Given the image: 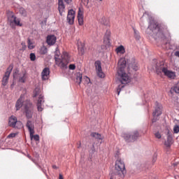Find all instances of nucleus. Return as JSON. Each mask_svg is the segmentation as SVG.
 Returning <instances> with one entry per match:
<instances>
[{
    "instance_id": "1",
    "label": "nucleus",
    "mask_w": 179,
    "mask_h": 179,
    "mask_svg": "<svg viewBox=\"0 0 179 179\" xmlns=\"http://www.w3.org/2000/svg\"><path fill=\"white\" fill-rule=\"evenodd\" d=\"M146 33L158 43H162V44H169L170 43V32L167 28L162 27L161 24L150 23L146 30Z\"/></svg>"
},
{
    "instance_id": "2",
    "label": "nucleus",
    "mask_w": 179,
    "mask_h": 179,
    "mask_svg": "<svg viewBox=\"0 0 179 179\" xmlns=\"http://www.w3.org/2000/svg\"><path fill=\"white\" fill-rule=\"evenodd\" d=\"M125 66H127L125 58L120 59L117 64V79L122 85H127L131 82V74L125 73Z\"/></svg>"
},
{
    "instance_id": "3",
    "label": "nucleus",
    "mask_w": 179,
    "mask_h": 179,
    "mask_svg": "<svg viewBox=\"0 0 179 179\" xmlns=\"http://www.w3.org/2000/svg\"><path fill=\"white\" fill-rule=\"evenodd\" d=\"M55 61L56 65H58L62 69H66L68 68V64L71 62V55L66 52H63L62 56H59V52L56 50L55 52Z\"/></svg>"
},
{
    "instance_id": "4",
    "label": "nucleus",
    "mask_w": 179,
    "mask_h": 179,
    "mask_svg": "<svg viewBox=\"0 0 179 179\" xmlns=\"http://www.w3.org/2000/svg\"><path fill=\"white\" fill-rule=\"evenodd\" d=\"M155 69L158 75L162 73L165 75V76H167L171 79H174V78H176V74L174 72L170 71L169 69H167V65L164 64V62H159L157 63Z\"/></svg>"
},
{
    "instance_id": "5",
    "label": "nucleus",
    "mask_w": 179,
    "mask_h": 179,
    "mask_svg": "<svg viewBox=\"0 0 179 179\" xmlns=\"http://www.w3.org/2000/svg\"><path fill=\"white\" fill-rule=\"evenodd\" d=\"M115 174L118 176L120 178H124L127 175V169H125V163L120 158H117L115 164Z\"/></svg>"
},
{
    "instance_id": "6",
    "label": "nucleus",
    "mask_w": 179,
    "mask_h": 179,
    "mask_svg": "<svg viewBox=\"0 0 179 179\" xmlns=\"http://www.w3.org/2000/svg\"><path fill=\"white\" fill-rule=\"evenodd\" d=\"M34 97H38L36 103L38 111H43L44 110V96L41 94V90L36 87L34 91Z\"/></svg>"
},
{
    "instance_id": "7",
    "label": "nucleus",
    "mask_w": 179,
    "mask_h": 179,
    "mask_svg": "<svg viewBox=\"0 0 179 179\" xmlns=\"http://www.w3.org/2000/svg\"><path fill=\"white\" fill-rule=\"evenodd\" d=\"M122 138H123L127 143H131L135 142L139 136V132L138 131H127L123 132L121 134Z\"/></svg>"
},
{
    "instance_id": "8",
    "label": "nucleus",
    "mask_w": 179,
    "mask_h": 179,
    "mask_svg": "<svg viewBox=\"0 0 179 179\" xmlns=\"http://www.w3.org/2000/svg\"><path fill=\"white\" fill-rule=\"evenodd\" d=\"M24 113L28 120L33 118V114L34 113V106L33 103L30 100H25L24 102Z\"/></svg>"
},
{
    "instance_id": "9",
    "label": "nucleus",
    "mask_w": 179,
    "mask_h": 179,
    "mask_svg": "<svg viewBox=\"0 0 179 179\" xmlns=\"http://www.w3.org/2000/svg\"><path fill=\"white\" fill-rule=\"evenodd\" d=\"M12 71H13V64H10L9 66L7 68L4 76H3L1 80L2 86H6V85H8L10 73H12Z\"/></svg>"
},
{
    "instance_id": "10",
    "label": "nucleus",
    "mask_w": 179,
    "mask_h": 179,
    "mask_svg": "<svg viewBox=\"0 0 179 179\" xmlns=\"http://www.w3.org/2000/svg\"><path fill=\"white\" fill-rule=\"evenodd\" d=\"M14 78H17L18 82L20 83H26V80H27V78L29 76L27 75V71L26 70H22L21 72L18 73L16 75V72L13 74Z\"/></svg>"
},
{
    "instance_id": "11",
    "label": "nucleus",
    "mask_w": 179,
    "mask_h": 179,
    "mask_svg": "<svg viewBox=\"0 0 179 179\" xmlns=\"http://www.w3.org/2000/svg\"><path fill=\"white\" fill-rule=\"evenodd\" d=\"M162 110L163 106H162V104L156 102L155 109V111L152 113V115L154 117V118L152 119V122H156V121H157V118H156V117L162 115Z\"/></svg>"
},
{
    "instance_id": "12",
    "label": "nucleus",
    "mask_w": 179,
    "mask_h": 179,
    "mask_svg": "<svg viewBox=\"0 0 179 179\" xmlns=\"http://www.w3.org/2000/svg\"><path fill=\"white\" fill-rule=\"evenodd\" d=\"M95 69L96 71V74L99 78L103 79V78L106 77V74L103 72V69L101 68V62L96 61L94 63Z\"/></svg>"
},
{
    "instance_id": "13",
    "label": "nucleus",
    "mask_w": 179,
    "mask_h": 179,
    "mask_svg": "<svg viewBox=\"0 0 179 179\" xmlns=\"http://www.w3.org/2000/svg\"><path fill=\"white\" fill-rule=\"evenodd\" d=\"M7 17L10 23H20V20L16 17L13 12L7 10Z\"/></svg>"
},
{
    "instance_id": "14",
    "label": "nucleus",
    "mask_w": 179,
    "mask_h": 179,
    "mask_svg": "<svg viewBox=\"0 0 179 179\" xmlns=\"http://www.w3.org/2000/svg\"><path fill=\"white\" fill-rule=\"evenodd\" d=\"M24 101H24V94H21L15 103L16 111H19L22 107H24Z\"/></svg>"
},
{
    "instance_id": "15",
    "label": "nucleus",
    "mask_w": 179,
    "mask_h": 179,
    "mask_svg": "<svg viewBox=\"0 0 179 179\" xmlns=\"http://www.w3.org/2000/svg\"><path fill=\"white\" fill-rule=\"evenodd\" d=\"M128 65L129 72L131 69L135 71L139 69V67H138V63L135 61V59H131V62H129Z\"/></svg>"
},
{
    "instance_id": "16",
    "label": "nucleus",
    "mask_w": 179,
    "mask_h": 179,
    "mask_svg": "<svg viewBox=\"0 0 179 179\" xmlns=\"http://www.w3.org/2000/svg\"><path fill=\"white\" fill-rule=\"evenodd\" d=\"M46 43L48 45H54L57 43V36L55 35H48L46 38Z\"/></svg>"
},
{
    "instance_id": "17",
    "label": "nucleus",
    "mask_w": 179,
    "mask_h": 179,
    "mask_svg": "<svg viewBox=\"0 0 179 179\" xmlns=\"http://www.w3.org/2000/svg\"><path fill=\"white\" fill-rule=\"evenodd\" d=\"M42 80H48L50 78V69L48 67L44 68L41 72Z\"/></svg>"
},
{
    "instance_id": "18",
    "label": "nucleus",
    "mask_w": 179,
    "mask_h": 179,
    "mask_svg": "<svg viewBox=\"0 0 179 179\" xmlns=\"http://www.w3.org/2000/svg\"><path fill=\"white\" fill-rule=\"evenodd\" d=\"M26 126L28 129L29 134L33 135V134H34V122H33L31 120H28L27 122Z\"/></svg>"
},
{
    "instance_id": "19",
    "label": "nucleus",
    "mask_w": 179,
    "mask_h": 179,
    "mask_svg": "<svg viewBox=\"0 0 179 179\" xmlns=\"http://www.w3.org/2000/svg\"><path fill=\"white\" fill-rule=\"evenodd\" d=\"M73 20H75V10H69L68 15H67V22L69 23H71V22H73Z\"/></svg>"
},
{
    "instance_id": "20",
    "label": "nucleus",
    "mask_w": 179,
    "mask_h": 179,
    "mask_svg": "<svg viewBox=\"0 0 179 179\" xmlns=\"http://www.w3.org/2000/svg\"><path fill=\"white\" fill-rule=\"evenodd\" d=\"M58 10L59 12V15L62 16V13L65 11V5L64 4L63 0H58Z\"/></svg>"
},
{
    "instance_id": "21",
    "label": "nucleus",
    "mask_w": 179,
    "mask_h": 179,
    "mask_svg": "<svg viewBox=\"0 0 179 179\" xmlns=\"http://www.w3.org/2000/svg\"><path fill=\"white\" fill-rule=\"evenodd\" d=\"M16 122H17V118L15 116H11L8 120V124L12 128H16Z\"/></svg>"
},
{
    "instance_id": "22",
    "label": "nucleus",
    "mask_w": 179,
    "mask_h": 179,
    "mask_svg": "<svg viewBox=\"0 0 179 179\" xmlns=\"http://www.w3.org/2000/svg\"><path fill=\"white\" fill-rule=\"evenodd\" d=\"M91 136L96 139L98 141H99L100 143L103 142V136H101V134L99 133H96V132L92 133Z\"/></svg>"
},
{
    "instance_id": "23",
    "label": "nucleus",
    "mask_w": 179,
    "mask_h": 179,
    "mask_svg": "<svg viewBox=\"0 0 179 179\" xmlns=\"http://www.w3.org/2000/svg\"><path fill=\"white\" fill-rule=\"evenodd\" d=\"M146 17L148 19V23H155V18L152 17V15H149L148 13L143 14L142 19H145Z\"/></svg>"
},
{
    "instance_id": "24",
    "label": "nucleus",
    "mask_w": 179,
    "mask_h": 179,
    "mask_svg": "<svg viewBox=\"0 0 179 179\" xmlns=\"http://www.w3.org/2000/svg\"><path fill=\"white\" fill-rule=\"evenodd\" d=\"M164 145L166 148H171L173 145V137L171 135H168L167 141L164 142Z\"/></svg>"
},
{
    "instance_id": "25",
    "label": "nucleus",
    "mask_w": 179,
    "mask_h": 179,
    "mask_svg": "<svg viewBox=\"0 0 179 179\" xmlns=\"http://www.w3.org/2000/svg\"><path fill=\"white\" fill-rule=\"evenodd\" d=\"M115 51L117 54H125V48L121 45L116 48Z\"/></svg>"
},
{
    "instance_id": "26",
    "label": "nucleus",
    "mask_w": 179,
    "mask_h": 179,
    "mask_svg": "<svg viewBox=\"0 0 179 179\" xmlns=\"http://www.w3.org/2000/svg\"><path fill=\"white\" fill-rule=\"evenodd\" d=\"M78 23H83V12L80 10V8H79L78 13Z\"/></svg>"
},
{
    "instance_id": "27",
    "label": "nucleus",
    "mask_w": 179,
    "mask_h": 179,
    "mask_svg": "<svg viewBox=\"0 0 179 179\" xmlns=\"http://www.w3.org/2000/svg\"><path fill=\"white\" fill-rule=\"evenodd\" d=\"M133 30L134 33V38L137 41H139L141 40V34L139 33V31L136 30L135 27H133Z\"/></svg>"
},
{
    "instance_id": "28",
    "label": "nucleus",
    "mask_w": 179,
    "mask_h": 179,
    "mask_svg": "<svg viewBox=\"0 0 179 179\" xmlns=\"http://www.w3.org/2000/svg\"><path fill=\"white\" fill-rule=\"evenodd\" d=\"M29 135L31 141H33V139L36 142H38V141H40V136H38V134L34 135V134H29Z\"/></svg>"
},
{
    "instance_id": "29",
    "label": "nucleus",
    "mask_w": 179,
    "mask_h": 179,
    "mask_svg": "<svg viewBox=\"0 0 179 179\" xmlns=\"http://www.w3.org/2000/svg\"><path fill=\"white\" fill-rule=\"evenodd\" d=\"M19 12L22 16H24V17H26L27 16V11H26V9L23 7H20Z\"/></svg>"
},
{
    "instance_id": "30",
    "label": "nucleus",
    "mask_w": 179,
    "mask_h": 179,
    "mask_svg": "<svg viewBox=\"0 0 179 179\" xmlns=\"http://www.w3.org/2000/svg\"><path fill=\"white\" fill-rule=\"evenodd\" d=\"M82 78H83L82 73H76V80H77V83H79V85H80L82 82Z\"/></svg>"
},
{
    "instance_id": "31",
    "label": "nucleus",
    "mask_w": 179,
    "mask_h": 179,
    "mask_svg": "<svg viewBox=\"0 0 179 179\" xmlns=\"http://www.w3.org/2000/svg\"><path fill=\"white\" fill-rule=\"evenodd\" d=\"M48 51V50L47 49V48L45 46H43L40 49V54L41 55H45V54H47Z\"/></svg>"
},
{
    "instance_id": "32",
    "label": "nucleus",
    "mask_w": 179,
    "mask_h": 179,
    "mask_svg": "<svg viewBox=\"0 0 179 179\" xmlns=\"http://www.w3.org/2000/svg\"><path fill=\"white\" fill-rule=\"evenodd\" d=\"M110 36H111V31L107 29L105 34L104 38H106V40H110Z\"/></svg>"
},
{
    "instance_id": "33",
    "label": "nucleus",
    "mask_w": 179,
    "mask_h": 179,
    "mask_svg": "<svg viewBox=\"0 0 179 179\" xmlns=\"http://www.w3.org/2000/svg\"><path fill=\"white\" fill-rule=\"evenodd\" d=\"M10 27H12V29H15L16 27V26H19L20 27L23 26V24H22V23H10Z\"/></svg>"
},
{
    "instance_id": "34",
    "label": "nucleus",
    "mask_w": 179,
    "mask_h": 179,
    "mask_svg": "<svg viewBox=\"0 0 179 179\" xmlns=\"http://www.w3.org/2000/svg\"><path fill=\"white\" fill-rule=\"evenodd\" d=\"M27 43L29 50H33L34 48V45H33V42H31L30 39H28Z\"/></svg>"
},
{
    "instance_id": "35",
    "label": "nucleus",
    "mask_w": 179,
    "mask_h": 179,
    "mask_svg": "<svg viewBox=\"0 0 179 179\" xmlns=\"http://www.w3.org/2000/svg\"><path fill=\"white\" fill-rule=\"evenodd\" d=\"M173 91L179 94V82L173 87Z\"/></svg>"
},
{
    "instance_id": "36",
    "label": "nucleus",
    "mask_w": 179,
    "mask_h": 179,
    "mask_svg": "<svg viewBox=\"0 0 179 179\" xmlns=\"http://www.w3.org/2000/svg\"><path fill=\"white\" fill-rule=\"evenodd\" d=\"M23 124L20 121H17L15 128H22Z\"/></svg>"
},
{
    "instance_id": "37",
    "label": "nucleus",
    "mask_w": 179,
    "mask_h": 179,
    "mask_svg": "<svg viewBox=\"0 0 179 179\" xmlns=\"http://www.w3.org/2000/svg\"><path fill=\"white\" fill-rule=\"evenodd\" d=\"M69 69L70 71H75V69H76V66L73 64H69Z\"/></svg>"
},
{
    "instance_id": "38",
    "label": "nucleus",
    "mask_w": 179,
    "mask_h": 179,
    "mask_svg": "<svg viewBox=\"0 0 179 179\" xmlns=\"http://www.w3.org/2000/svg\"><path fill=\"white\" fill-rule=\"evenodd\" d=\"M173 132H174V134H178V132H179V126L178 125H176L173 127Z\"/></svg>"
},
{
    "instance_id": "39",
    "label": "nucleus",
    "mask_w": 179,
    "mask_h": 179,
    "mask_svg": "<svg viewBox=\"0 0 179 179\" xmlns=\"http://www.w3.org/2000/svg\"><path fill=\"white\" fill-rule=\"evenodd\" d=\"M30 59L31 61H36V55L34 53L30 54Z\"/></svg>"
},
{
    "instance_id": "40",
    "label": "nucleus",
    "mask_w": 179,
    "mask_h": 179,
    "mask_svg": "<svg viewBox=\"0 0 179 179\" xmlns=\"http://www.w3.org/2000/svg\"><path fill=\"white\" fill-rule=\"evenodd\" d=\"M155 137H157V139H160V138H162V134H160L159 132H157L155 133Z\"/></svg>"
},
{
    "instance_id": "41",
    "label": "nucleus",
    "mask_w": 179,
    "mask_h": 179,
    "mask_svg": "<svg viewBox=\"0 0 179 179\" xmlns=\"http://www.w3.org/2000/svg\"><path fill=\"white\" fill-rule=\"evenodd\" d=\"M15 136H16V134L11 133L8 136V138H15Z\"/></svg>"
},
{
    "instance_id": "42",
    "label": "nucleus",
    "mask_w": 179,
    "mask_h": 179,
    "mask_svg": "<svg viewBox=\"0 0 179 179\" xmlns=\"http://www.w3.org/2000/svg\"><path fill=\"white\" fill-rule=\"evenodd\" d=\"M121 85H119V87H118V88H117V94H118V96H120V92H121Z\"/></svg>"
},
{
    "instance_id": "43",
    "label": "nucleus",
    "mask_w": 179,
    "mask_h": 179,
    "mask_svg": "<svg viewBox=\"0 0 179 179\" xmlns=\"http://www.w3.org/2000/svg\"><path fill=\"white\" fill-rule=\"evenodd\" d=\"M95 149H94V145H92V147L91 148V153H94Z\"/></svg>"
},
{
    "instance_id": "44",
    "label": "nucleus",
    "mask_w": 179,
    "mask_h": 179,
    "mask_svg": "<svg viewBox=\"0 0 179 179\" xmlns=\"http://www.w3.org/2000/svg\"><path fill=\"white\" fill-rule=\"evenodd\" d=\"M64 2H66V3H71V2H72V0H64Z\"/></svg>"
},
{
    "instance_id": "45",
    "label": "nucleus",
    "mask_w": 179,
    "mask_h": 179,
    "mask_svg": "<svg viewBox=\"0 0 179 179\" xmlns=\"http://www.w3.org/2000/svg\"><path fill=\"white\" fill-rule=\"evenodd\" d=\"M82 2H85L84 3H89V0H81Z\"/></svg>"
},
{
    "instance_id": "46",
    "label": "nucleus",
    "mask_w": 179,
    "mask_h": 179,
    "mask_svg": "<svg viewBox=\"0 0 179 179\" xmlns=\"http://www.w3.org/2000/svg\"><path fill=\"white\" fill-rule=\"evenodd\" d=\"M173 167H177L178 166V162H176L173 164Z\"/></svg>"
},
{
    "instance_id": "47",
    "label": "nucleus",
    "mask_w": 179,
    "mask_h": 179,
    "mask_svg": "<svg viewBox=\"0 0 179 179\" xmlns=\"http://www.w3.org/2000/svg\"><path fill=\"white\" fill-rule=\"evenodd\" d=\"M175 55H176V57H179V51H176L175 52Z\"/></svg>"
},
{
    "instance_id": "48",
    "label": "nucleus",
    "mask_w": 179,
    "mask_h": 179,
    "mask_svg": "<svg viewBox=\"0 0 179 179\" xmlns=\"http://www.w3.org/2000/svg\"><path fill=\"white\" fill-rule=\"evenodd\" d=\"M59 179H64V177L61 174H59Z\"/></svg>"
},
{
    "instance_id": "49",
    "label": "nucleus",
    "mask_w": 179,
    "mask_h": 179,
    "mask_svg": "<svg viewBox=\"0 0 179 179\" xmlns=\"http://www.w3.org/2000/svg\"><path fill=\"white\" fill-rule=\"evenodd\" d=\"M22 50H26V45H24L23 46H22Z\"/></svg>"
},
{
    "instance_id": "50",
    "label": "nucleus",
    "mask_w": 179,
    "mask_h": 179,
    "mask_svg": "<svg viewBox=\"0 0 179 179\" xmlns=\"http://www.w3.org/2000/svg\"><path fill=\"white\" fill-rule=\"evenodd\" d=\"M79 25H80V26H83V23H80Z\"/></svg>"
},
{
    "instance_id": "51",
    "label": "nucleus",
    "mask_w": 179,
    "mask_h": 179,
    "mask_svg": "<svg viewBox=\"0 0 179 179\" xmlns=\"http://www.w3.org/2000/svg\"><path fill=\"white\" fill-rule=\"evenodd\" d=\"M21 44H22V46H23V45H24V43H22Z\"/></svg>"
},
{
    "instance_id": "52",
    "label": "nucleus",
    "mask_w": 179,
    "mask_h": 179,
    "mask_svg": "<svg viewBox=\"0 0 179 179\" xmlns=\"http://www.w3.org/2000/svg\"><path fill=\"white\" fill-rule=\"evenodd\" d=\"M121 87H124V85H122Z\"/></svg>"
},
{
    "instance_id": "53",
    "label": "nucleus",
    "mask_w": 179,
    "mask_h": 179,
    "mask_svg": "<svg viewBox=\"0 0 179 179\" xmlns=\"http://www.w3.org/2000/svg\"><path fill=\"white\" fill-rule=\"evenodd\" d=\"M100 1H103V0H100Z\"/></svg>"
}]
</instances>
